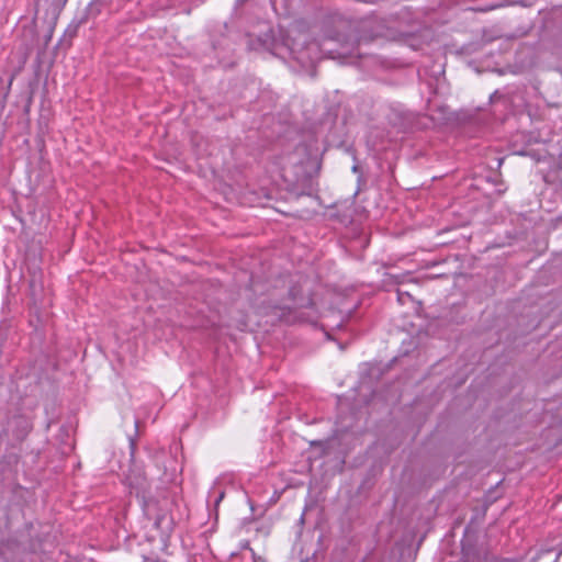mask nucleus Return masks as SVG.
Masks as SVG:
<instances>
[{
	"mask_svg": "<svg viewBox=\"0 0 562 562\" xmlns=\"http://www.w3.org/2000/svg\"><path fill=\"white\" fill-rule=\"evenodd\" d=\"M135 443H134V440H131V447L132 449L134 448Z\"/></svg>",
	"mask_w": 562,
	"mask_h": 562,
	"instance_id": "nucleus-13",
	"label": "nucleus"
},
{
	"mask_svg": "<svg viewBox=\"0 0 562 562\" xmlns=\"http://www.w3.org/2000/svg\"><path fill=\"white\" fill-rule=\"evenodd\" d=\"M143 510L145 516L153 520L154 527L156 529L167 531L170 529L171 521L168 518V515L166 512H164L159 506L158 502L154 498H150L148 501H145V503L142 504Z\"/></svg>",
	"mask_w": 562,
	"mask_h": 562,
	"instance_id": "nucleus-2",
	"label": "nucleus"
},
{
	"mask_svg": "<svg viewBox=\"0 0 562 562\" xmlns=\"http://www.w3.org/2000/svg\"><path fill=\"white\" fill-rule=\"evenodd\" d=\"M412 296L409 293L407 292H397V300L400 301V303L404 304L407 300H411Z\"/></svg>",
	"mask_w": 562,
	"mask_h": 562,
	"instance_id": "nucleus-8",
	"label": "nucleus"
},
{
	"mask_svg": "<svg viewBox=\"0 0 562 562\" xmlns=\"http://www.w3.org/2000/svg\"><path fill=\"white\" fill-rule=\"evenodd\" d=\"M289 164L300 166L304 173L307 172L308 166H314L315 157H313L310 147L306 144H299L294 150L288 156Z\"/></svg>",
	"mask_w": 562,
	"mask_h": 562,
	"instance_id": "nucleus-5",
	"label": "nucleus"
},
{
	"mask_svg": "<svg viewBox=\"0 0 562 562\" xmlns=\"http://www.w3.org/2000/svg\"><path fill=\"white\" fill-rule=\"evenodd\" d=\"M358 46L357 35L351 22L341 15H331L323 22L321 41H312L307 50L324 53L328 58H347L355 54Z\"/></svg>",
	"mask_w": 562,
	"mask_h": 562,
	"instance_id": "nucleus-1",
	"label": "nucleus"
},
{
	"mask_svg": "<svg viewBox=\"0 0 562 562\" xmlns=\"http://www.w3.org/2000/svg\"><path fill=\"white\" fill-rule=\"evenodd\" d=\"M126 480L132 492H135L136 497L140 499L142 504L151 498L147 479L140 472L131 473Z\"/></svg>",
	"mask_w": 562,
	"mask_h": 562,
	"instance_id": "nucleus-6",
	"label": "nucleus"
},
{
	"mask_svg": "<svg viewBox=\"0 0 562 562\" xmlns=\"http://www.w3.org/2000/svg\"><path fill=\"white\" fill-rule=\"evenodd\" d=\"M258 41L263 49L270 52L273 55H279V44L271 34L266 33L263 36L258 37Z\"/></svg>",
	"mask_w": 562,
	"mask_h": 562,
	"instance_id": "nucleus-7",
	"label": "nucleus"
},
{
	"mask_svg": "<svg viewBox=\"0 0 562 562\" xmlns=\"http://www.w3.org/2000/svg\"><path fill=\"white\" fill-rule=\"evenodd\" d=\"M224 494L222 493L220 496H217L216 503H218L223 498Z\"/></svg>",
	"mask_w": 562,
	"mask_h": 562,
	"instance_id": "nucleus-11",
	"label": "nucleus"
},
{
	"mask_svg": "<svg viewBox=\"0 0 562 562\" xmlns=\"http://www.w3.org/2000/svg\"><path fill=\"white\" fill-rule=\"evenodd\" d=\"M32 429L31 420L24 415L12 416L5 427V431L11 434L14 440L23 441Z\"/></svg>",
	"mask_w": 562,
	"mask_h": 562,
	"instance_id": "nucleus-3",
	"label": "nucleus"
},
{
	"mask_svg": "<svg viewBox=\"0 0 562 562\" xmlns=\"http://www.w3.org/2000/svg\"><path fill=\"white\" fill-rule=\"evenodd\" d=\"M80 23H82V21H79V22H78V23L72 27V30H71V35H75V34H76L77 29H78V26H79V24H80Z\"/></svg>",
	"mask_w": 562,
	"mask_h": 562,
	"instance_id": "nucleus-9",
	"label": "nucleus"
},
{
	"mask_svg": "<svg viewBox=\"0 0 562 562\" xmlns=\"http://www.w3.org/2000/svg\"><path fill=\"white\" fill-rule=\"evenodd\" d=\"M247 0H236V7L243 5Z\"/></svg>",
	"mask_w": 562,
	"mask_h": 562,
	"instance_id": "nucleus-10",
	"label": "nucleus"
},
{
	"mask_svg": "<svg viewBox=\"0 0 562 562\" xmlns=\"http://www.w3.org/2000/svg\"><path fill=\"white\" fill-rule=\"evenodd\" d=\"M311 43L312 42H308L305 45H303V44H293L292 46H289V44H285V47H288L290 54L301 65L308 66V65H314L316 61H318L323 57H325L324 53H315L313 50H307L306 47Z\"/></svg>",
	"mask_w": 562,
	"mask_h": 562,
	"instance_id": "nucleus-4",
	"label": "nucleus"
},
{
	"mask_svg": "<svg viewBox=\"0 0 562 562\" xmlns=\"http://www.w3.org/2000/svg\"><path fill=\"white\" fill-rule=\"evenodd\" d=\"M312 445H321L319 441H312Z\"/></svg>",
	"mask_w": 562,
	"mask_h": 562,
	"instance_id": "nucleus-12",
	"label": "nucleus"
}]
</instances>
